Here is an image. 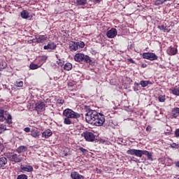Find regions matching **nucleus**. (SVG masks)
I'll return each mask as SVG.
<instances>
[{
	"label": "nucleus",
	"mask_w": 179,
	"mask_h": 179,
	"mask_svg": "<svg viewBox=\"0 0 179 179\" xmlns=\"http://www.w3.org/2000/svg\"><path fill=\"white\" fill-rule=\"evenodd\" d=\"M63 115L66 117L64 120V124L66 125H71L72 124L73 120H78V118H80V115H83V114H79L71 109L66 108L63 112Z\"/></svg>",
	"instance_id": "nucleus-1"
},
{
	"label": "nucleus",
	"mask_w": 179,
	"mask_h": 179,
	"mask_svg": "<svg viewBox=\"0 0 179 179\" xmlns=\"http://www.w3.org/2000/svg\"><path fill=\"white\" fill-rule=\"evenodd\" d=\"M85 110L87 112L85 114V121L88 124H94V121H96V119L97 118V116L99 115V113L94 110H92L90 108V106H85Z\"/></svg>",
	"instance_id": "nucleus-2"
},
{
	"label": "nucleus",
	"mask_w": 179,
	"mask_h": 179,
	"mask_svg": "<svg viewBox=\"0 0 179 179\" xmlns=\"http://www.w3.org/2000/svg\"><path fill=\"white\" fill-rule=\"evenodd\" d=\"M127 155H131V156H136V157H142L143 155L147 156L148 160H152V155L151 152L147 150L130 149L127 151Z\"/></svg>",
	"instance_id": "nucleus-3"
},
{
	"label": "nucleus",
	"mask_w": 179,
	"mask_h": 179,
	"mask_svg": "<svg viewBox=\"0 0 179 179\" xmlns=\"http://www.w3.org/2000/svg\"><path fill=\"white\" fill-rule=\"evenodd\" d=\"M74 59L77 62H85L86 64H90L92 59L88 55H85L83 53H77L74 56Z\"/></svg>",
	"instance_id": "nucleus-4"
},
{
	"label": "nucleus",
	"mask_w": 179,
	"mask_h": 179,
	"mask_svg": "<svg viewBox=\"0 0 179 179\" xmlns=\"http://www.w3.org/2000/svg\"><path fill=\"white\" fill-rule=\"evenodd\" d=\"M104 122H106L104 115L99 113V115L96 116V118L94 121V125H96V127H101Z\"/></svg>",
	"instance_id": "nucleus-5"
},
{
	"label": "nucleus",
	"mask_w": 179,
	"mask_h": 179,
	"mask_svg": "<svg viewBox=\"0 0 179 179\" xmlns=\"http://www.w3.org/2000/svg\"><path fill=\"white\" fill-rule=\"evenodd\" d=\"M82 136H83L87 141V142H94L96 139V136L94 134L90 131H85L82 134Z\"/></svg>",
	"instance_id": "nucleus-6"
},
{
	"label": "nucleus",
	"mask_w": 179,
	"mask_h": 179,
	"mask_svg": "<svg viewBox=\"0 0 179 179\" xmlns=\"http://www.w3.org/2000/svg\"><path fill=\"white\" fill-rule=\"evenodd\" d=\"M144 59H150V61H155L157 59V56L155 53L146 52L143 54Z\"/></svg>",
	"instance_id": "nucleus-7"
},
{
	"label": "nucleus",
	"mask_w": 179,
	"mask_h": 179,
	"mask_svg": "<svg viewBox=\"0 0 179 179\" xmlns=\"http://www.w3.org/2000/svg\"><path fill=\"white\" fill-rule=\"evenodd\" d=\"M10 162H14V163H20L22 162V158L20 155H17V154H13L8 157Z\"/></svg>",
	"instance_id": "nucleus-8"
},
{
	"label": "nucleus",
	"mask_w": 179,
	"mask_h": 179,
	"mask_svg": "<svg viewBox=\"0 0 179 179\" xmlns=\"http://www.w3.org/2000/svg\"><path fill=\"white\" fill-rule=\"evenodd\" d=\"M106 36L108 38H114L117 36V29L115 28H112L107 31Z\"/></svg>",
	"instance_id": "nucleus-9"
},
{
	"label": "nucleus",
	"mask_w": 179,
	"mask_h": 179,
	"mask_svg": "<svg viewBox=\"0 0 179 179\" xmlns=\"http://www.w3.org/2000/svg\"><path fill=\"white\" fill-rule=\"evenodd\" d=\"M45 109V103L43 101H38L36 103L35 110L36 111H42Z\"/></svg>",
	"instance_id": "nucleus-10"
},
{
	"label": "nucleus",
	"mask_w": 179,
	"mask_h": 179,
	"mask_svg": "<svg viewBox=\"0 0 179 179\" xmlns=\"http://www.w3.org/2000/svg\"><path fill=\"white\" fill-rule=\"evenodd\" d=\"M20 169L22 171H27V173H31L33 171V166L30 165H20Z\"/></svg>",
	"instance_id": "nucleus-11"
},
{
	"label": "nucleus",
	"mask_w": 179,
	"mask_h": 179,
	"mask_svg": "<svg viewBox=\"0 0 179 179\" xmlns=\"http://www.w3.org/2000/svg\"><path fill=\"white\" fill-rule=\"evenodd\" d=\"M78 43L75 41H71L69 43L70 51H78Z\"/></svg>",
	"instance_id": "nucleus-12"
},
{
	"label": "nucleus",
	"mask_w": 179,
	"mask_h": 179,
	"mask_svg": "<svg viewBox=\"0 0 179 179\" xmlns=\"http://www.w3.org/2000/svg\"><path fill=\"white\" fill-rule=\"evenodd\" d=\"M8 164V159L5 157H0V169H5V166Z\"/></svg>",
	"instance_id": "nucleus-13"
},
{
	"label": "nucleus",
	"mask_w": 179,
	"mask_h": 179,
	"mask_svg": "<svg viewBox=\"0 0 179 179\" xmlns=\"http://www.w3.org/2000/svg\"><path fill=\"white\" fill-rule=\"evenodd\" d=\"M71 177L73 179H83V176L79 174V173L76 171L71 172Z\"/></svg>",
	"instance_id": "nucleus-14"
},
{
	"label": "nucleus",
	"mask_w": 179,
	"mask_h": 179,
	"mask_svg": "<svg viewBox=\"0 0 179 179\" xmlns=\"http://www.w3.org/2000/svg\"><path fill=\"white\" fill-rule=\"evenodd\" d=\"M17 153H24V152H27V147L25 145H21L17 148Z\"/></svg>",
	"instance_id": "nucleus-15"
},
{
	"label": "nucleus",
	"mask_w": 179,
	"mask_h": 179,
	"mask_svg": "<svg viewBox=\"0 0 179 179\" xmlns=\"http://www.w3.org/2000/svg\"><path fill=\"white\" fill-rule=\"evenodd\" d=\"M44 50H55L57 48V45L54 43H48L47 45L43 47Z\"/></svg>",
	"instance_id": "nucleus-16"
},
{
	"label": "nucleus",
	"mask_w": 179,
	"mask_h": 179,
	"mask_svg": "<svg viewBox=\"0 0 179 179\" xmlns=\"http://www.w3.org/2000/svg\"><path fill=\"white\" fill-rule=\"evenodd\" d=\"M51 135H52L51 130H46L42 134L43 138H45V139H48Z\"/></svg>",
	"instance_id": "nucleus-17"
},
{
	"label": "nucleus",
	"mask_w": 179,
	"mask_h": 179,
	"mask_svg": "<svg viewBox=\"0 0 179 179\" xmlns=\"http://www.w3.org/2000/svg\"><path fill=\"white\" fill-rule=\"evenodd\" d=\"M172 117L173 118H177V117H179V108H174L172 110Z\"/></svg>",
	"instance_id": "nucleus-18"
},
{
	"label": "nucleus",
	"mask_w": 179,
	"mask_h": 179,
	"mask_svg": "<svg viewBox=\"0 0 179 179\" xmlns=\"http://www.w3.org/2000/svg\"><path fill=\"white\" fill-rule=\"evenodd\" d=\"M31 136H33V138H38V136H40V131L37 129H32L31 131Z\"/></svg>",
	"instance_id": "nucleus-19"
},
{
	"label": "nucleus",
	"mask_w": 179,
	"mask_h": 179,
	"mask_svg": "<svg viewBox=\"0 0 179 179\" xmlns=\"http://www.w3.org/2000/svg\"><path fill=\"white\" fill-rule=\"evenodd\" d=\"M168 54L169 55H176L177 54V48H169L168 49Z\"/></svg>",
	"instance_id": "nucleus-20"
},
{
	"label": "nucleus",
	"mask_w": 179,
	"mask_h": 179,
	"mask_svg": "<svg viewBox=\"0 0 179 179\" xmlns=\"http://www.w3.org/2000/svg\"><path fill=\"white\" fill-rule=\"evenodd\" d=\"M45 40H47V36L41 35L38 36V38H36V42L43 43V41H45Z\"/></svg>",
	"instance_id": "nucleus-21"
},
{
	"label": "nucleus",
	"mask_w": 179,
	"mask_h": 179,
	"mask_svg": "<svg viewBox=\"0 0 179 179\" xmlns=\"http://www.w3.org/2000/svg\"><path fill=\"white\" fill-rule=\"evenodd\" d=\"M140 85H141V87H146V86H148V85H152V83H150V81H148V80H141L140 82Z\"/></svg>",
	"instance_id": "nucleus-22"
},
{
	"label": "nucleus",
	"mask_w": 179,
	"mask_h": 179,
	"mask_svg": "<svg viewBox=\"0 0 179 179\" xmlns=\"http://www.w3.org/2000/svg\"><path fill=\"white\" fill-rule=\"evenodd\" d=\"M76 5L82 6L86 5V3H87V0H76Z\"/></svg>",
	"instance_id": "nucleus-23"
},
{
	"label": "nucleus",
	"mask_w": 179,
	"mask_h": 179,
	"mask_svg": "<svg viewBox=\"0 0 179 179\" xmlns=\"http://www.w3.org/2000/svg\"><path fill=\"white\" fill-rule=\"evenodd\" d=\"M21 17L22 19H28L29 12L27 10H22L21 13Z\"/></svg>",
	"instance_id": "nucleus-24"
},
{
	"label": "nucleus",
	"mask_w": 179,
	"mask_h": 179,
	"mask_svg": "<svg viewBox=\"0 0 179 179\" xmlns=\"http://www.w3.org/2000/svg\"><path fill=\"white\" fill-rule=\"evenodd\" d=\"M158 29H159V30H162L164 33H169V31H170L169 27H164V25L159 26Z\"/></svg>",
	"instance_id": "nucleus-25"
},
{
	"label": "nucleus",
	"mask_w": 179,
	"mask_h": 179,
	"mask_svg": "<svg viewBox=\"0 0 179 179\" xmlns=\"http://www.w3.org/2000/svg\"><path fill=\"white\" fill-rule=\"evenodd\" d=\"M64 69H65V71H71V69H72V64L66 63L64 66Z\"/></svg>",
	"instance_id": "nucleus-26"
},
{
	"label": "nucleus",
	"mask_w": 179,
	"mask_h": 179,
	"mask_svg": "<svg viewBox=\"0 0 179 179\" xmlns=\"http://www.w3.org/2000/svg\"><path fill=\"white\" fill-rule=\"evenodd\" d=\"M164 2H167V0H155V5H157V6L163 5Z\"/></svg>",
	"instance_id": "nucleus-27"
},
{
	"label": "nucleus",
	"mask_w": 179,
	"mask_h": 179,
	"mask_svg": "<svg viewBox=\"0 0 179 179\" xmlns=\"http://www.w3.org/2000/svg\"><path fill=\"white\" fill-rule=\"evenodd\" d=\"M14 85L16 87H23V81L17 80Z\"/></svg>",
	"instance_id": "nucleus-28"
},
{
	"label": "nucleus",
	"mask_w": 179,
	"mask_h": 179,
	"mask_svg": "<svg viewBox=\"0 0 179 179\" xmlns=\"http://www.w3.org/2000/svg\"><path fill=\"white\" fill-rule=\"evenodd\" d=\"M171 92L172 94H174L175 96H179V88H174Z\"/></svg>",
	"instance_id": "nucleus-29"
},
{
	"label": "nucleus",
	"mask_w": 179,
	"mask_h": 179,
	"mask_svg": "<svg viewBox=\"0 0 179 179\" xmlns=\"http://www.w3.org/2000/svg\"><path fill=\"white\" fill-rule=\"evenodd\" d=\"M5 131H6V125L1 124L0 125V134H2V132H5Z\"/></svg>",
	"instance_id": "nucleus-30"
},
{
	"label": "nucleus",
	"mask_w": 179,
	"mask_h": 179,
	"mask_svg": "<svg viewBox=\"0 0 179 179\" xmlns=\"http://www.w3.org/2000/svg\"><path fill=\"white\" fill-rule=\"evenodd\" d=\"M158 100L160 103H164V101H166V96L161 95L158 97Z\"/></svg>",
	"instance_id": "nucleus-31"
},
{
	"label": "nucleus",
	"mask_w": 179,
	"mask_h": 179,
	"mask_svg": "<svg viewBox=\"0 0 179 179\" xmlns=\"http://www.w3.org/2000/svg\"><path fill=\"white\" fill-rule=\"evenodd\" d=\"M57 64L58 66H64V62L62 59H59L58 61H57Z\"/></svg>",
	"instance_id": "nucleus-32"
},
{
	"label": "nucleus",
	"mask_w": 179,
	"mask_h": 179,
	"mask_svg": "<svg viewBox=\"0 0 179 179\" xmlns=\"http://www.w3.org/2000/svg\"><path fill=\"white\" fill-rule=\"evenodd\" d=\"M6 66H7L6 62H2L0 63V69H5V68H6Z\"/></svg>",
	"instance_id": "nucleus-33"
},
{
	"label": "nucleus",
	"mask_w": 179,
	"mask_h": 179,
	"mask_svg": "<svg viewBox=\"0 0 179 179\" xmlns=\"http://www.w3.org/2000/svg\"><path fill=\"white\" fill-rule=\"evenodd\" d=\"M29 68H30V69H38V64H30Z\"/></svg>",
	"instance_id": "nucleus-34"
},
{
	"label": "nucleus",
	"mask_w": 179,
	"mask_h": 179,
	"mask_svg": "<svg viewBox=\"0 0 179 179\" xmlns=\"http://www.w3.org/2000/svg\"><path fill=\"white\" fill-rule=\"evenodd\" d=\"M78 47H80V48H83L85 47V43L83 41L77 42Z\"/></svg>",
	"instance_id": "nucleus-35"
},
{
	"label": "nucleus",
	"mask_w": 179,
	"mask_h": 179,
	"mask_svg": "<svg viewBox=\"0 0 179 179\" xmlns=\"http://www.w3.org/2000/svg\"><path fill=\"white\" fill-rule=\"evenodd\" d=\"M17 179H27V176L25 174L19 175Z\"/></svg>",
	"instance_id": "nucleus-36"
},
{
	"label": "nucleus",
	"mask_w": 179,
	"mask_h": 179,
	"mask_svg": "<svg viewBox=\"0 0 179 179\" xmlns=\"http://www.w3.org/2000/svg\"><path fill=\"white\" fill-rule=\"evenodd\" d=\"M79 150H80V152H82V153H84V155H86V153H87V150L83 148H79Z\"/></svg>",
	"instance_id": "nucleus-37"
},
{
	"label": "nucleus",
	"mask_w": 179,
	"mask_h": 179,
	"mask_svg": "<svg viewBox=\"0 0 179 179\" xmlns=\"http://www.w3.org/2000/svg\"><path fill=\"white\" fill-rule=\"evenodd\" d=\"M64 99H57V103L59 104L60 106H62V104L64 103Z\"/></svg>",
	"instance_id": "nucleus-38"
},
{
	"label": "nucleus",
	"mask_w": 179,
	"mask_h": 179,
	"mask_svg": "<svg viewBox=\"0 0 179 179\" xmlns=\"http://www.w3.org/2000/svg\"><path fill=\"white\" fill-rule=\"evenodd\" d=\"M7 119L8 120V124H12V115H8Z\"/></svg>",
	"instance_id": "nucleus-39"
},
{
	"label": "nucleus",
	"mask_w": 179,
	"mask_h": 179,
	"mask_svg": "<svg viewBox=\"0 0 179 179\" xmlns=\"http://www.w3.org/2000/svg\"><path fill=\"white\" fill-rule=\"evenodd\" d=\"M47 56H42L41 61H43V62H45V61H47Z\"/></svg>",
	"instance_id": "nucleus-40"
},
{
	"label": "nucleus",
	"mask_w": 179,
	"mask_h": 179,
	"mask_svg": "<svg viewBox=\"0 0 179 179\" xmlns=\"http://www.w3.org/2000/svg\"><path fill=\"white\" fill-rule=\"evenodd\" d=\"M147 132H150L152 131V127L148 126L146 128Z\"/></svg>",
	"instance_id": "nucleus-41"
},
{
	"label": "nucleus",
	"mask_w": 179,
	"mask_h": 179,
	"mask_svg": "<svg viewBox=\"0 0 179 179\" xmlns=\"http://www.w3.org/2000/svg\"><path fill=\"white\" fill-rule=\"evenodd\" d=\"M0 121L1 122L5 121V116L0 115Z\"/></svg>",
	"instance_id": "nucleus-42"
},
{
	"label": "nucleus",
	"mask_w": 179,
	"mask_h": 179,
	"mask_svg": "<svg viewBox=\"0 0 179 179\" xmlns=\"http://www.w3.org/2000/svg\"><path fill=\"white\" fill-rule=\"evenodd\" d=\"M175 135L176 136L179 137V129L176 130Z\"/></svg>",
	"instance_id": "nucleus-43"
},
{
	"label": "nucleus",
	"mask_w": 179,
	"mask_h": 179,
	"mask_svg": "<svg viewBox=\"0 0 179 179\" xmlns=\"http://www.w3.org/2000/svg\"><path fill=\"white\" fill-rule=\"evenodd\" d=\"M24 132H30V127H25L24 129Z\"/></svg>",
	"instance_id": "nucleus-44"
},
{
	"label": "nucleus",
	"mask_w": 179,
	"mask_h": 179,
	"mask_svg": "<svg viewBox=\"0 0 179 179\" xmlns=\"http://www.w3.org/2000/svg\"><path fill=\"white\" fill-rule=\"evenodd\" d=\"M5 113V110H3V109H0V115H3Z\"/></svg>",
	"instance_id": "nucleus-45"
},
{
	"label": "nucleus",
	"mask_w": 179,
	"mask_h": 179,
	"mask_svg": "<svg viewBox=\"0 0 179 179\" xmlns=\"http://www.w3.org/2000/svg\"><path fill=\"white\" fill-rule=\"evenodd\" d=\"M128 61L129 62H131V64H135V61H134V59H129Z\"/></svg>",
	"instance_id": "nucleus-46"
},
{
	"label": "nucleus",
	"mask_w": 179,
	"mask_h": 179,
	"mask_svg": "<svg viewBox=\"0 0 179 179\" xmlns=\"http://www.w3.org/2000/svg\"><path fill=\"white\" fill-rule=\"evenodd\" d=\"M175 164H176V166L178 167V169H179V161L176 162Z\"/></svg>",
	"instance_id": "nucleus-47"
},
{
	"label": "nucleus",
	"mask_w": 179,
	"mask_h": 179,
	"mask_svg": "<svg viewBox=\"0 0 179 179\" xmlns=\"http://www.w3.org/2000/svg\"><path fill=\"white\" fill-rule=\"evenodd\" d=\"M171 146H172L173 148H176V146H177V144L173 143Z\"/></svg>",
	"instance_id": "nucleus-48"
},
{
	"label": "nucleus",
	"mask_w": 179,
	"mask_h": 179,
	"mask_svg": "<svg viewBox=\"0 0 179 179\" xmlns=\"http://www.w3.org/2000/svg\"><path fill=\"white\" fill-rule=\"evenodd\" d=\"M96 171H97V173H101V170H100V169H97Z\"/></svg>",
	"instance_id": "nucleus-49"
},
{
	"label": "nucleus",
	"mask_w": 179,
	"mask_h": 179,
	"mask_svg": "<svg viewBox=\"0 0 179 179\" xmlns=\"http://www.w3.org/2000/svg\"><path fill=\"white\" fill-rule=\"evenodd\" d=\"M101 0H95V2H97L99 3Z\"/></svg>",
	"instance_id": "nucleus-50"
},
{
	"label": "nucleus",
	"mask_w": 179,
	"mask_h": 179,
	"mask_svg": "<svg viewBox=\"0 0 179 179\" xmlns=\"http://www.w3.org/2000/svg\"><path fill=\"white\" fill-rule=\"evenodd\" d=\"M133 162H136V163H138V159L136 160L133 159Z\"/></svg>",
	"instance_id": "nucleus-51"
},
{
	"label": "nucleus",
	"mask_w": 179,
	"mask_h": 179,
	"mask_svg": "<svg viewBox=\"0 0 179 179\" xmlns=\"http://www.w3.org/2000/svg\"><path fill=\"white\" fill-rule=\"evenodd\" d=\"M136 86H139V84H138V83H136Z\"/></svg>",
	"instance_id": "nucleus-52"
},
{
	"label": "nucleus",
	"mask_w": 179,
	"mask_h": 179,
	"mask_svg": "<svg viewBox=\"0 0 179 179\" xmlns=\"http://www.w3.org/2000/svg\"><path fill=\"white\" fill-rule=\"evenodd\" d=\"M57 58H58V55H56Z\"/></svg>",
	"instance_id": "nucleus-53"
},
{
	"label": "nucleus",
	"mask_w": 179,
	"mask_h": 179,
	"mask_svg": "<svg viewBox=\"0 0 179 179\" xmlns=\"http://www.w3.org/2000/svg\"><path fill=\"white\" fill-rule=\"evenodd\" d=\"M0 78H1V73H0Z\"/></svg>",
	"instance_id": "nucleus-54"
},
{
	"label": "nucleus",
	"mask_w": 179,
	"mask_h": 179,
	"mask_svg": "<svg viewBox=\"0 0 179 179\" xmlns=\"http://www.w3.org/2000/svg\"><path fill=\"white\" fill-rule=\"evenodd\" d=\"M143 66L144 67L145 66L143 65Z\"/></svg>",
	"instance_id": "nucleus-55"
},
{
	"label": "nucleus",
	"mask_w": 179,
	"mask_h": 179,
	"mask_svg": "<svg viewBox=\"0 0 179 179\" xmlns=\"http://www.w3.org/2000/svg\"><path fill=\"white\" fill-rule=\"evenodd\" d=\"M143 66L144 67L145 66L143 65Z\"/></svg>",
	"instance_id": "nucleus-56"
}]
</instances>
